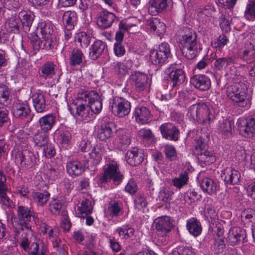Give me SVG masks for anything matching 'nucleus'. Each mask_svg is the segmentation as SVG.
Returning <instances> with one entry per match:
<instances>
[{
    "label": "nucleus",
    "mask_w": 255,
    "mask_h": 255,
    "mask_svg": "<svg viewBox=\"0 0 255 255\" xmlns=\"http://www.w3.org/2000/svg\"><path fill=\"white\" fill-rule=\"evenodd\" d=\"M248 87L243 82H235L227 88V96L239 106L248 108L251 101L248 98Z\"/></svg>",
    "instance_id": "f257e3e1"
},
{
    "label": "nucleus",
    "mask_w": 255,
    "mask_h": 255,
    "mask_svg": "<svg viewBox=\"0 0 255 255\" xmlns=\"http://www.w3.org/2000/svg\"><path fill=\"white\" fill-rule=\"evenodd\" d=\"M180 47L183 55L188 59L195 58L202 49L197 44L196 35L194 32L182 36L180 41Z\"/></svg>",
    "instance_id": "f03ea898"
},
{
    "label": "nucleus",
    "mask_w": 255,
    "mask_h": 255,
    "mask_svg": "<svg viewBox=\"0 0 255 255\" xmlns=\"http://www.w3.org/2000/svg\"><path fill=\"white\" fill-rule=\"evenodd\" d=\"M123 179V175L121 173L117 162L112 161L107 164L104 172L98 178V182L101 186L111 180L115 184L119 185Z\"/></svg>",
    "instance_id": "7ed1b4c3"
},
{
    "label": "nucleus",
    "mask_w": 255,
    "mask_h": 255,
    "mask_svg": "<svg viewBox=\"0 0 255 255\" xmlns=\"http://www.w3.org/2000/svg\"><path fill=\"white\" fill-rule=\"evenodd\" d=\"M33 212L27 207L19 206L17 207L18 221L14 228V237H18L26 225L31 227L29 222L32 217Z\"/></svg>",
    "instance_id": "20e7f679"
},
{
    "label": "nucleus",
    "mask_w": 255,
    "mask_h": 255,
    "mask_svg": "<svg viewBox=\"0 0 255 255\" xmlns=\"http://www.w3.org/2000/svg\"><path fill=\"white\" fill-rule=\"evenodd\" d=\"M171 55L170 48L168 43H162L158 47L150 52V60L151 62L160 67Z\"/></svg>",
    "instance_id": "39448f33"
},
{
    "label": "nucleus",
    "mask_w": 255,
    "mask_h": 255,
    "mask_svg": "<svg viewBox=\"0 0 255 255\" xmlns=\"http://www.w3.org/2000/svg\"><path fill=\"white\" fill-rule=\"evenodd\" d=\"M110 104L112 113L119 117H124L128 115L130 111V102L123 98L114 97Z\"/></svg>",
    "instance_id": "423d86ee"
},
{
    "label": "nucleus",
    "mask_w": 255,
    "mask_h": 255,
    "mask_svg": "<svg viewBox=\"0 0 255 255\" xmlns=\"http://www.w3.org/2000/svg\"><path fill=\"white\" fill-rule=\"evenodd\" d=\"M154 224L158 236L161 238V242H163V239L165 242L166 239L164 238L173 227L170 217L164 216L156 219L154 221Z\"/></svg>",
    "instance_id": "0eeeda50"
},
{
    "label": "nucleus",
    "mask_w": 255,
    "mask_h": 255,
    "mask_svg": "<svg viewBox=\"0 0 255 255\" xmlns=\"http://www.w3.org/2000/svg\"><path fill=\"white\" fill-rule=\"evenodd\" d=\"M159 130L163 138L170 141H177L179 140L180 131L175 125L171 123L162 124Z\"/></svg>",
    "instance_id": "6e6552de"
},
{
    "label": "nucleus",
    "mask_w": 255,
    "mask_h": 255,
    "mask_svg": "<svg viewBox=\"0 0 255 255\" xmlns=\"http://www.w3.org/2000/svg\"><path fill=\"white\" fill-rule=\"evenodd\" d=\"M74 108H69L71 113L77 119L80 121H89L93 115L88 105L83 103H75Z\"/></svg>",
    "instance_id": "1a4fd4ad"
},
{
    "label": "nucleus",
    "mask_w": 255,
    "mask_h": 255,
    "mask_svg": "<svg viewBox=\"0 0 255 255\" xmlns=\"http://www.w3.org/2000/svg\"><path fill=\"white\" fill-rule=\"evenodd\" d=\"M164 72L167 75L169 82L172 87L179 86L185 80V73L182 69L171 68L166 69Z\"/></svg>",
    "instance_id": "9d476101"
},
{
    "label": "nucleus",
    "mask_w": 255,
    "mask_h": 255,
    "mask_svg": "<svg viewBox=\"0 0 255 255\" xmlns=\"http://www.w3.org/2000/svg\"><path fill=\"white\" fill-rule=\"evenodd\" d=\"M117 17L114 13L106 9L99 11L97 15V24L102 29L111 27Z\"/></svg>",
    "instance_id": "9b49d317"
},
{
    "label": "nucleus",
    "mask_w": 255,
    "mask_h": 255,
    "mask_svg": "<svg viewBox=\"0 0 255 255\" xmlns=\"http://www.w3.org/2000/svg\"><path fill=\"white\" fill-rule=\"evenodd\" d=\"M116 130L113 122L104 121L98 129L97 137L101 141H106L114 135Z\"/></svg>",
    "instance_id": "f8f14e48"
},
{
    "label": "nucleus",
    "mask_w": 255,
    "mask_h": 255,
    "mask_svg": "<svg viewBox=\"0 0 255 255\" xmlns=\"http://www.w3.org/2000/svg\"><path fill=\"white\" fill-rule=\"evenodd\" d=\"M12 113L15 118L23 120L30 116L31 110L26 102L17 101L13 103Z\"/></svg>",
    "instance_id": "ddd939ff"
},
{
    "label": "nucleus",
    "mask_w": 255,
    "mask_h": 255,
    "mask_svg": "<svg viewBox=\"0 0 255 255\" xmlns=\"http://www.w3.org/2000/svg\"><path fill=\"white\" fill-rule=\"evenodd\" d=\"M190 83L200 91H207L211 87V81L205 75L199 74L193 76L190 79Z\"/></svg>",
    "instance_id": "4468645a"
},
{
    "label": "nucleus",
    "mask_w": 255,
    "mask_h": 255,
    "mask_svg": "<svg viewBox=\"0 0 255 255\" xmlns=\"http://www.w3.org/2000/svg\"><path fill=\"white\" fill-rule=\"evenodd\" d=\"M125 159L129 165L135 166L142 163L144 159V155L142 151H139L137 148L134 147L128 150Z\"/></svg>",
    "instance_id": "2eb2a0df"
},
{
    "label": "nucleus",
    "mask_w": 255,
    "mask_h": 255,
    "mask_svg": "<svg viewBox=\"0 0 255 255\" xmlns=\"http://www.w3.org/2000/svg\"><path fill=\"white\" fill-rule=\"evenodd\" d=\"M131 80L137 91H143L147 85V75L140 72H135L131 75Z\"/></svg>",
    "instance_id": "dca6fc26"
},
{
    "label": "nucleus",
    "mask_w": 255,
    "mask_h": 255,
    "mask_svg": "<svg viewBox=\"0 0 255 255\" xmlns=\"http://www.w3.org/2000/svg\"><path fill=\"white\" fill-rule=\"evenodd\" d=\"M221 177L226 184L235 185L239 182L241 174L238 170L232 168H227L222 173Z\"/></svg>",
    "instance_id": "f3484780"
},
{
    "label": "nucleus",
    "mask_w": 255,
    "mask_h": 255,
    "mask_svg": "<svg viewBox=\"0 0 255 255\" xmlns=\"http://www.w3.org/2000/svg\"><path fill=\"white\" fill-rule=\"evenodd\" d=\"M16 157L20 161L21 166L26 168L32 167L36 163V158L35 155L29 151L18 152Z\"/></svg>",
    "instance_id": "a211bd4d"
},
{
    "label": "nucleus",
    "mask_w": 255,
    "mask_h": 255,
    "mask_svg": "<svg viewBox=\"0 0 255 255\" xmlns=\"http://www.w3.org/2000/svg\"><path fill=\"white\" fill-rule=\"evenodd\" d=\"M151 116L150 110L144 106L137 107L134 112L135 120L139 124L148 123L150 121Z\"/></svg>",
    "instance_id": "6ab92c4d"
},
{
    "label": "nucleus",
    "mask_w": 255,
    "mask_h": 255,
    "mask_svg": "<svg viewBox=\"0 0 255 255\" xmlns=\"http://www.w3.org/2000/svg\"><path fill=\"white\" fill-rule=\"evenodd\" d=\"M57 71V66L52 61H47L39 68L40 77L48 79L53 78Z\"/></svg>",
    "instance_id": "aec40b11"
},
{
    "label": "nucleus",
    "mask_w": 255,
    "mask_h": 255,
    "mask_svg": "<svg viewBox=\"0 0 255 255\" xmlns=\"http://www.w3.org/2000/svg\"><path fill=\"white\" fill-rule=\"evenodd\" d=\"M106 43L102 40H97L90 48L89 56L92 60L97 59L107 48Z\"/></svg>",
    "instance_id": "412c9836"
},
{
    "label": "nucleus",
    "mask_w": 255,
    "mask_h": 255,
    "mask_svg": "<svg viewBox=\"0 0 255 255\" xmlns=\"http://www.w3.org/2000/svg\"><path fill=\"white\" fill-rule=\"evenodd\" d=\"M240 131L248 137H252L255 135V114L248 117L244 126L240 128Z\"/></svg>",
    "instance_id": "4be33fe9"
},
{
    "label": "nucleus",
    "mask_w": 255,
    "mask_h": 255,
    "mask_svg": "<svg viewBox=\"0 0 255 255\" xmlns=\"http://www.w3.org/2000/svg\"><path fill=\"white\" fill-rule=\"evenodd\" d=\"M34 15L30 11H21L18 13V18L20 19L22 27L25 32L29 31L34 19Z\"/></svg>",
    "instance_id": "5701e85b"
},
{
    "label": "nucleus",
    "mask_w": 255,
    "mask_h": 255,
    "mask_svg": "<svg viewBox=\"0 0 255 255\" xmlns=\"http://www.w3.org/2000/svg\"><path fill=\"white\" fill-rule=\"evenodd\" d=\"M246 237L245 231L239 227H233L229 230L228 240L231 245H235L244 240Z\"/></svg>",
    "instance_id": "b1692460"
},
{
    "label": "nucleus",
    "mask_w": 255,
    "mask_h": 255,
    "mask_svg": "<svg viewBox=\"0 0 255 255\" xmlns=\"http://www.w3.org/2000/svg\"><path fill=\"white\" fill-rule=\"evenodd\" d=\"M22 234L19 238V246L25 251H27L29 248V245L31 242L33 236V232L31 227L26 225V227L22 228Z\"/></svg>",
    "instance_id": "393cba45"
},
{
    "label": "nucleus",
    "mask_w": 255,
    "mask_h": 255,
    "mask_svg": "<svg viewBox=\"0 0 255 255\" xmlns=\"http://www.w3.org/2000/svg\"><path fill=\"white\" fill-rule=\"evenodd\" d=\"M56 117L53 114H48L41 117L38 123L41 129L47 132L50 130L56 123Z\"/></svg>",
    "instance_id": "a878e982"
},
{
    "label": "nucleus",
    "mask_w": 255,
    "mask_h": 255,
    "mask_svg": "<svg viewBox=\"0 0 255 255\" xmlns=\"http://www.w3.org/2000/svg\"><path fill=\"white\" fill-rule=\"evenodd\" d=\"M33 107L38 113H42L47 111L46 100L44 94L36 93L32 96Z\"/></svg>",
    "instance_id": "bb28decb"
},
{
    "label": "nucleus",
    "mask_w": 255,
    "mask_h": 255,
    "mask_svg": "<svg viewBox=\"0 0 255 255\" xmlns=\"http://www.w3.org/2000/svg\"><path fill=\"white\" fill-rule=\"evenodd\" d=\"M200 187L202 190L210 195L215 194L219 189L216 182L209 177H205L200 182Z\"/></svg>",
    "instance_id": "cd10ccee"
},
{
    "label": "nucleus",
    "mask_w": 255,
    "mask_h": 255,
    "mask_svg": "<svg viewBox=\"0 0 255 255\" xmlns=\"http://www.w3.org/2000/svg\"><path fill=\"white\" fill-rule=\"evenodd\" d=\"M197 106V121L198 123L210 124L212 119L210 116V110L208 107L205 104H199Z\"/></svg>",
    "instance_id": "c85d7f7f"
},
{
    "label": "nucleus",
    "mask_w": 255,
    "mask_h": 255,
    "mask_svg": "<svg viewBox=\"0 0 255 255\" xmlns=\"http://www.w3.org/2000/svg\"><path fill=\"white\" fill-rule=\"evenodd\" d=\"M66 169L69 175L75 176L81 175L85 171L84 165L77 160L67 162Z\"/></svg>",
    "instance_id": "c756f323"
},
{
    "label": "nucleus",
    "mask_w": 255,
    "mask_h": 255,
    "mask_svg": "<svg viewBox=\"0 0 255 255\" xmlns=\"http://www.w3.org/2000/svg\"><path fill=\"white\" fill-rule=\"evenodd\" d=\"M20 19L16 16H11L6 20L4 28L8 33H19L20 29Z\"/></svg>",
    "instance_id": "7c9ffc66"
},
{
    "label": "nucleus",
    "mask_w": 255,
    "mask_h": 255,
    "mask_svg": "<svg viewBox=\"0 0 255 255\" xmlns=\"http://www.w3.org/2000/svg\"><path fill=\"white\" fill-rule=\"evenodd\" d=\"M78 19V15L75 11H65L63 15V20L65 23V28L68 30L74 28Z\"/></svg>",
    "instance_id": "2f4dec72"
},
{
    "label": "nucleus",
    "mask_w": 255,
    "mask_h": 255,
    "mask_svg": "<svg viewBox=\"0 0 255 255\" xmlns=\"http://www.w3.org/2000/svg\"><path fill=\"white\" fill-rule=\"evenodd\" d=\"M171 0H150V8L156 13L165 11L171 3Z\"/></svg>",
    "instance_id": "473e14b6"
},
{
    "label": "nucleus",
    "mask_w": 255,
    "mask_h": 255,
    "mask_svg": "<svg viewBox=\"0 0 255 255\" xmlns=\"http://www.w3.org/2000/svg\"><path fill=\"white\" fill-rule=\"evenodd\" d=\"M150 28L159 36L162 34L165 31V24L161 22L160 19L153 17L148 20Z\"/></svg>",
    "instance_id": "72a5a7b5"
},
{
    "label": "nucleus",
    "mask_w": 255,
    "mask_h": 255,
    "mask_svg": "<svg viewBox=\"0 0 255 255\" xmlns=\"http://www.w3.org/2000/svg\"><path fill=\"white\" fill-rule=\"evenodd\" d=\"M85 58L82 50L77 47L73 49L69 58V64L72 66L80 65Z\"/></svg>",
    "instance_id": "f704fd0d"
},
{
    "label": "nucleus",
    "mask_w": 255,
    "mask_h": 255,
    "mask_svg": "<svg viewBox=\"0 0 255 255\" xmlns=\"http://www.w3.org/2000/svg\"><path fill=\"white\" fill-rule=\"evenodd\" d=\"M200 163L205 164H210L216 161L215 156L213 153L207 149L203 150V151L199 153V154H196Z\"/></svg>",
    "instance_id": "c9c22d12"
},
{
    "label": "nucleus",
    "mask_w": 255,
    "mask_h": 255,
    "mask_svg": "<svg viewBox=\"0 0 255 255\" xmlns=\"http://www.w3.org/2000/svg\"><path fill=\"white\" fill-rule=\"evenodd\" d=\"M83 100L86 102L88 101V104L95 102L101 101L102 99L98 94L95 91H91L90 92L85 91L78 96V101Z\"/></svg>",
    "instance_id": "e433bc0d"
},
{
    "label": "nucleus",
    "mask_w": 255,
    "mask_h": 255,
    "mask_svg": "<svg viewBox=\"0 0 255 255\" xmlns=\"http://www.w3.org/2000/svg\"><path fill=\"white\" fill-rule=\"evenodd\" d=\"M187 228L190 233L195 237L199 235L202 231L200 222L196 219L192 218L187 221Z\"/></svg>",
    "instance_id": "4c0bfd02"
},
{
    "label": "nucleus",
    "mask_w": 255,
    "mask_h": 255,
    "mask_svg": "<svg viewBox=\"0 0 255 255\" xmlns=\"http://www.w3.org/2000/svg\"><path fill=\"white\" fill-rule=\"evenodd\" d=\"M236 59V57L233 55L227 57L219 58L216 59L214 65L217 69L221 70L225 68L227 66L234 64Z\"/></svg>",
    "instance_id": "58836bf2"
},
{
    "label": "nucleus",
    "mask_w": 255,
    "mask_h": 255,
    "mask_svg": "<svg viewBox=\"0 0 255 255\" xmlns=\"http://www.w3.org/2000/svg\"><path fill=\"white\" fill-rule=\"evenodd\" d=\"M38 29L42 35V37L55 35L54 31L53 25L50 22L42 21L38 24Z\"/></svg>",
    "instance_id": "ea45409f"
},
{
    "label": "nucleus",
    "mask_w": 255,
    "mask_h": 255,
    "mask_svg": "<svg viewBox=\"0 0 255 255\" xmlns=\"http://www.w3.org/2000/svg\"><path fill=\"white\" fill-rule=\"evenodd\" d=\"M188 180V174L184 172L179 174L178 177L173 178L171 183L174 186L180 189L187 184Z\"/></svg>",
    "instance_id": "a19ab883"
},
{
    "label": "nucleus",
    "mask_w": 255,
    "mask_h": 255,
    "mask_svg": "<svg viewBox=\"0 0 255 255\" xmlns=\"http://www.w3.org/2000/svg\"><path fill=\"white\" fill-rule=\"evenodd\" d=\"M50 194L46 191L44 192H36L33 193L32 198L38 206H43L48 201Z\"/></svg>",
    "instance_id": "79ce46f5"
},
{
    "label": "nucleus",
    "mask_w": 255,
    "mask_h": 255,
    "mask_svg": "<svg viewBox=\"0 0 255 255\" xmlns=\"http://www.w3.org/2000/svg\"><path fill=\"white\" fill-rule=\"evenodd\" d=\"M76 43H77L79 46L85 48L87 47L91 41V36L85 32L78 33L75 38Z\"/></svg>",
    "instance_id": "37998d69"
},
{
    "label": "nucleus",
    "mask_w": 255,
    "mask_h": 255,
    "mask_svg": "<svg viewBox=\"0 0 255 255\" xmlns=\"http://www.w3.org/2000/svg\"><path fill=\"white\" fill-rule=\"evenodd\" d=\"M120 237L124 239H128L132 237L134 235V230L128 225H124L116 229Z\"/></svg>",
    "instance_id": "c03bdc74"
},
{
    "label": "nucleus",
    "mask_w": 255,
    "mask_h": 255,
    "mask_svg": "<svg viewBox=\"0 0 255 255\" xmlns=\"http://www.w3.org/2000/svg\"><path fill=\"white\" fill-rule=\"evenodd\" d=\"M93 205L92 202L89 199L83 200L78 207V210L81 215L83 214H91L93 211Z\"/></svg>",
    "instance_id": "a18cd8bd"
},
{
    "label": "nucleus",
    "mask_w": 255,
    "mask_h": 255,
    "mask_svg": "<svg viewBox=\"0 0 255 255\" xmlns=\"http://www.w3.org/2000/svg\"><path fill=\"white\" fill-rule=\"evenodd\" d=\"M232 124L228 119H223L219 123V129L222 135L226 136L231 134Z\"/></svg>",
    "instance_id": "49530a36"
},
{
    "label": "nucleus",
    "mask_w": 255,
    "mask_h": 255,
    "mask_svg": "<svg viewBox=\"0 0 255 255\" xmlns=\"http://www.w3.org/2000/svg\"><path fill=\"white\" fill-rule=\"evenodd\" d=\"M9 95L8 87L4 85H0V104L4 106L8 105L11 101Z\"/></svg>",
    "instance_id": "de8ad7c7"
},
{
    "label": "nucleus",
    "mask_w": 255,
    "mask_h": 255,
    "mask_svg": "<svg viewBox=\"0 0 255 255\" xmlns=\"http://www.w3.org/2000/svg\"><path fill=\"white\" fill-rule=\"evenodd\" d=\"M35 145L37 147H45L48 143V136L42 132H38L34 135L33 138Z\"/></svg>",
    "instance_id": "09e8293b"
},
{
    "label": "nucleus",
    "mask_w": 255,
    "mask_h": 255,
    "mask_svg": "<svg viewBox=\"0 0 255 255\" xmlns=\"http://www.w3.org/2000/svg\"><path fill=\"white\" fill-rule=\"evenodd\" d=\"M122 204L120 201L111 203L108 206V211L112 217H118L122 213Z\"/></svg>",
    "instance_id": "8fccbe9b"
},
{
    "label": "nucleus",
    "mask_w": 255,
    "mask_h": 255,
    "mask_svg": "<svg viewBox=\"0 0 255 255\" xmlns=\"http://www.w3.org/2000/svg\"><path fill=\"white\" fill-rule=\"evenodd\" d=\"M130 27L129 24L121 21L119 24V30L116 32L115 39L116 42H122L125 33Z\"/></svg>",
    "instance_id": "3c124183"
},
{
    "label": "nucleus",
    "mask_w": 255,
    "mask_h": 255,
    "mask_svg": "<svg viewBox=\"0 0 255 255\" xmlns=\"http://www.w3.org/2000/svg\"><path fill=\"white\" fill-rule=\"evenodd\" d=\"M245 18L249 20H255V0H251L247 4L244 12Z\"/></svg>",
    "instance_id": "603ef678"
},
{
    "label": "nucleus",
    "mask_w": 255,
    "mask_h": 255,
    "mask_svg": "<svg viewBox=\"0 0 255 255\" xmlns=\"http://www.w3.org/2000/svg\"><path fill=\"white\" fill-rule=\"evenodd\" d=\"M163 152L166 159L174 161L177 158V152L175 147L171 144H165L163 147Z\"/></svg>",
    "instance_id": "864d4df0"
},
{
    "label": "nucleus",
    "mask_w": 255,
    "mask_h": 255,
    "mask_svg": "<svg viewBox=\"0 0 255 255\" xmlns=\"http://www.w3.org/2000/svg\"><path fill=\"white\" fill-rule=\"evenodd\" d=\"M113 67L115 72L120 77H123L128 73L129 68L121 62H114Z\"/></svg>",
    "instance_id": "5fc2aeb1"
},
{
    "label": "nucleus",
    "mask_w": 255,
    "mask_h": 255,
    "mask_svg": "<svg viewBox=\"0 0 255 255\" xmlns=\"http://www.w3.org/2000/svg\"><path fill=\"white\" fill-rule=\"evenodd\" d=\"M131 138L128 133L123 132L119 136L118 148L120 150L126 149L130 144Z\"/></svg>",
    "instance_id": "6e6d98bb"
},
{
    "label": "nucleus",
    "mask_w": 255,
    "mask_h": 255,
    "mask_svg": "<svg viewBox=\"0 0 255 255\" xmlns=\"http://www.w3.org/2000/svg\"><path fill=\"white\" fill-rule=\"evenodd\" d=\"M201 196L195 191V189H191L187 191L184 194L185 201L191 204L199 200Z\"/></svg>",
    "instance_id": "4d7b16f0"
},
{
    "label": "nucleus",
    "mask_w": 255,
    "mask_h": 255,
    "mask_svg": "<svg viewBox=\"0 0 255 255\" xmlns=\"http://www.w3.org/2000/svg\"><path fill=\"white\" fill-rule=\"evenodd\" d=\"M30 42L33 47L34 54H35L40 49H44L43 45H43V40H41L36 33L32 34Z\"/></svg>",
    "instance_id": "13d9d810"
},
{
    "label": "nucleus",
    "mask_w": 255,
    "mask_h": 255,
    "mask_svg": "<svg viewBox=\"0 0 255 255\" xmlns=\"http://www.w3.org/2000/svg\"><path fill=\"white\" fill-rule=\"evenodd\" d=\"M134 207L135 209L140 210L145 208L147 205V202L143 194L139 193L134 201Z\"/></svg>",
    "instance_id": "bf43d9fd"
},
{
    "label": "nucleus",
    "mask_w": 255,
    "mask_h": 255,
    "mask_svg": "<svg viewBox=\"0 0 255 255\" xmlns=\"http://www.w3.org/2000/svg\"><path fill=\"white\" fill-rule=\"evenodd\" d=\"M43 40L44 49L48 50L52 49L56 44L55 35L42 37Z\"/></svg>",
    "instance_id": "052dcab7"
},
{
    "label": "nucleus",
    "mask_w": 255,
    "mask_h": 255,
    "mask_svg": "<svg viewBox=\"0 0 255 255\" xmlns=\"http://www.w3.org/2000/svg\"><path fill=\"white\" fill-rule=\"evenodd\" d=\"M249 49H246L243 51L242 54V58L246 61L247 64H249V61H253L254 57L249 58V57L253 56L254 54V46L251 42L247 43L246 45Z\"/></svg>",
    "instance_id": "680f3d73"
},
{
    "label": "nucleus",
    "mask_w": 255,
    "mask_h": 255,
    "mask_svg": "<svg viewBox=\"0 0 255 255\" xmlns=\"http://www.w3.org/2000/svg\"><path fill=\"white\" fill-rule=\"evenodd\" d=\"M228 41L227 37L222 34L220 35L216 40L211 42V46L215 48L221 49L227 44Z\"/></svg>",
    "instance_id": "e2e57ef3"
},
{
    "label": "nucleus",
    "mask_w": 255,
    "mask_h": 255,
    "mask_svg": "<svg viewBox=\"0 0 255 255\" xmlns=\"http://www.w3.org/2000/svg\"><path fill=\"white\" fill-rule=\"evenodd\" d=\"M49 210L54 215L59 214L62 208V203L58 199H54L51 200L49 205Z\"/></svg>",
    "instance_id": "0e129e2a"
},
{
    "label": "nucleus",
    "mask_w": 255,
    "mask_h": 255,
    "mask_svg": "<svg viewBox=\"0 0 255 255\" xmlns=\"http://www.w3.org/2000/svg\"><path fill=\"white\" fill-rule=\"evenodd\" d=\"M61 227L65 231H68L71 227V223L68 216L67 212L63 210L61 212Z\"/></svg>",
    "instance_id": "69168bd1"
},
{
    "label": "nucleus",
    "mask_w": 255,
    "mask_h": 255,
    "mask_svg": "<svg viewBox=\"0 0 255 255\" xmlns=\"http://www.w3.org/2000/svg\"><path fill=\"white\" fill-rule=\"evenodd\" d=\"M207 144L202 137H199L196 140L195 147L193 149L194 154H199V153L207 149Z\"/></svg>",
    "instance_id": "338daca9"
},
{
    "label": "nucleus",
    "mask_w": 255,
    "mask_h": 255,
    "mask_svg": "<svg viewBox=\"0 0 255 255\" xmlns=\"http://www.w3.org/2000/svg\"><path fill=\"white\" fill-rule=\"evenodd\" d=\"M237 0H215L217 4L225 8H232L235 5Z\"/></svg>",
    "instance_id": "774afa93"
}]
</instances>
